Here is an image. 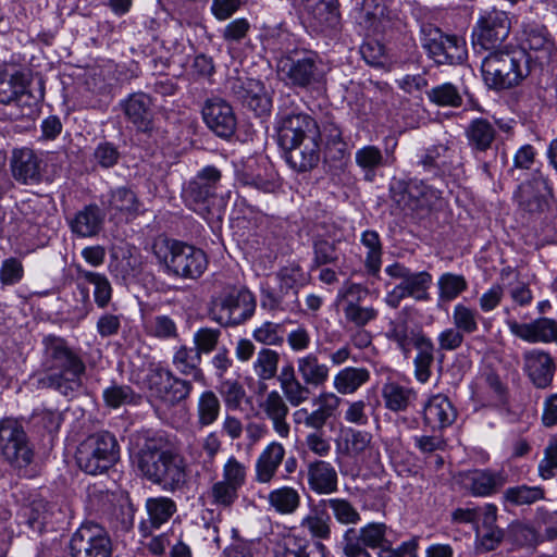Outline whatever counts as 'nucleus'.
<instances>
[{
    "label": "nucleus",
    "instance_id": "obj_1",
    "mask_svg": "<svg viewBox=\"0 0 557 557\" xmlns=\"http://www.w3.org/2000/svg\"><path fill=\"white\" fill-rule=\"evenodd\" d=\"M40 369L29 376L36 389H53L71 396L83 386L86 364L78 351L63 337L47 335L41 341Z\"/></svg>",
    "mask_w": 557,
    "mask_h": 557
},
{
    "label": "nucleus",
    "instance_id": "obj_2",
    "mask_svg": "<svg viewBox=\"0 0 557 557\" xmlns=\"http://www.w3.org/2000/svg\"><path fill=\"white\" fill-rule=\"evenodd\" d=\"M136 465L144 478L166 492H175L186 484V462L171 448H163L160 441L148 440L136 456Z\"/></svg>",
    "mask_w": 557,
    "mask_h": 557
},
{
    "label": "nucleus",
    "instance_id": "obj_3",
    "mask_svg": "<svg viewBox=\"0 0 557 557\" xmlns=\"http://www.w3.org/2000/svg\"><path fill=\"white\" fill-rule=\"evenodd\" d=\"M152 253L161 271L170 277L197 280L208 267L205 251L187 243L159 237L152 244Z\"/></svg>",
    "mask_w": 557,
    "mask_h": 557
},
{
    "label": "nucleus",
    "instance_id": "obj_4",
    "mask_svg": "<svg viewBox=\"0 0 557 557\" xmlns=\"http://www.w3.org/2000/svg\"><path fill=\"white\" fill-rule=\"evenodd\" d=\"M481 72L488 88L502 90L519 85L530 71L522 51L505 48L488 51L482 59Z\"/></svg>",
    "mask_w": 557,
    "mask_h": 557
},
{
    "label": "nucleus",
    "instance_id": "obj_5",
    "mask_svg": "<svg viewBox=\"0 0 557 557\" xmlns=\"http://www.w3.org/2000/svg\"><path fill=\"white\" fill-rule=\"evenodd\" d=\"M75 457L84 472L92 475L103 473L120 458L117 441L109 432L89 435L79 444Z\"/></svg>",
    "mask_w": 557,
    "mask_h": 557
},
{
    "label": "nucleus",
    "instance_id": "obj_6",
    "mask_svg": "<svg viewBox=\"0 0 557 557\" xmlns=\"http://www.w3.org/2000/svg\"><path fill=\"white\" fill-rule=\"evenodd\" d=\"M281 79L292 87L315 89L324 81L325 66L318 54L286 55L277 62Z\"/></svg>",
    "mask_w": 557,
    "mask_h": 557
},
{
    "label": "nucleus",
    "instance_id": "obj_7",
    "mask_svg": "<svg viewBox=\"0 0 557 557\" xmlns=\"http://www.w3.org/2000/svg\"><path fill=\"white\" fill-rule=\"evenodd\" d=\"M275 128L281 148H290L297 140L320 132L318 122L310 114L298 110L290 96L281 99Z\"/></svg>",
    "mask_w": 557,
    "mask_h": 557
},
{
    "label": "nucleus",
    "instance_id": "obj_8",
    "mask_svg": "<svg viewBox=\"0 0 557 557\" xmlns=\"http://www.w3.org/2000/svg\"><path fill=\"white\" fill-rule=\"evenodd\" d=\"M385 273L391 280L398 281L386 294L385 302L396 309L401 300L411 297L416 300H425L428 289L432 284V275L426 271L412 272L400 262H394L385 268Z\"/></svg>",
    "mask_w": 557,
    "mask_h": 557
},
{
    "label": "nucleus",
    "instance_id": "obj_9",
    "mask_svg": "<svg viewBox=\"0 0 557 557\" xmlns=\"http://www.w3.org/2000/svg\"><path fill=\"white\" fill-rule=\"evenodd\" d=\"M221 178L222 172L214 165L199 170L183 189L186 205L199 215L207 218L215 201Z\"/></svg>",
    "mask_w": 557,
    "mask_h": 557
},
{
    "label": "nucleus",
    "instance_id": "obj_10",
    "mask_svg": "<svg viewBox=\"0 0 557 557\" xmlns=\"http://www.w3.org/2000/svg\"><path fill=\"white\" fill-rule=\"evenodd\" d=\"M145 382L151 395L170 407L187 399L194 388L191 381L176 376L160 363L150 364Z\"/></svg>",
    "mask_w": 557,
    "mask_h": 557
},
{
    "label": "nucleus",
    "instance_id": "obj_11",
    "mask_svg": "<svg viewBox=\"0 0 557 557\" xmlns=\"http://www.w3.org/2000/svg\"><path fill=\"white\" fill-rule=\"evenodd\" d=\"M0 455L12 467L23 469L34 459V450L22 424L12 418L0 420Z\"/></svg>",
    "mask_w": 557,
    "mask_h": 557
},
{
    "label": "nucleus",
    "instance_id": "obj_12",
    "mask_svg": "<svg viewBox=\"0 0 557 557\" xmlns=\"http://www.w3.org/2000/svg\"><path fill=\"white\" fill-rule=\"evenodd\" d=\"M421 44L437 64H460L467 58L466 41L455 35H445L433 25L421 27Z\"/></svg>",
    "mask_w": 557,
    "mask_h": 557
},
{
    "label": "nucleus",
    "instance_id": "obj_13",
    "mask_svg": "<svg viewBox=\"0 0 557 557\" xmlns=\"http://www.w3.org/2000/svg\"><path fill=\"white\" fill-rule=\"evenodd\" d=\"M69 554L70 557H112L113 543L103 527L85 522L72 534Z\"/></svg>",
    "mask_w": 557,
    "mask_h": 557
},
{
    "label": "nucleus",
    "instance_id": "obj_14",
    "mask_svg": "<svg viewBox=\"0 0 557 557\" xmlns=\"http://www.w3.org/2000/svg\"><path fill=\"white\" fill-rule=\"evenodd\" d=\"M256 310V298L246 288L232 289L214 302L212 319L222 326L239 325L250 319Z\"/></svg>",
    "mask_w": 557,
    "mask_h": 557
},
{
    "label": "nucleus",
    "instance_id": "obj_15",
    "mask_svg": "<svg viewBox=\"0 0 557 557\" xmlns=\"http://www.w3.org/2000/svg\"><path fill=\"white\" fill-rule=\"evenodd\" d=\"M392 201L403 211L414 212L431 208L441 191L418 180H393L389 185Z\"/></svg>",
    "mask_w": 557,
    "mask_h": 557
},
{
    "label": "nucleus",
    "instance_id": "obj_16",
    "mask_svg": "<svg viewBox=\"0 0 557 557\" xmlns=\"http://www.w3.org/2000/svg\"><path fill=\"white\" fill-rule=\"evenodd\" d=\"M550 197L549 181L540 169H535L532 177L522 182L515 193L519 210L530 219L540 218L548 209Z\"/></svg>",
    "mask_w": 557,
    "mask_h": 557
},
{
    "label": "nucleus",
    "instance_id": "obj_17",
    "mask_svg": "<svg viewBox=\"0 0 557 557\" xmlns=\"http://www.w3.org/2000/svg\"><path fill=\"white\" fill-rule=\"evenodd\" d=\"M387 525L370 522L361 528L344 531L341 546L345 557H372L368 548L379 549L387 541Z\"/></svg>",
    "mask_w": 557,
    "mask_h": 557
},
{
    "label": "nucleus",
    "instance_id": "obj_18",
    "mask_svg": "<svg viewBox=\"0 0 557 557\" xmlns=\"http://www.w3.org/2000/svg\"><path fill=\"white\" fill-rule=\"evenodd\" d=\"M510 33V21L505 11L491 10L485 12L476 22L472 33L473 48L485 51L499 49Z\"/></svg>",
    "mask_w": 557,
    "mask_h": 557
},
{
    "label": "nucleus",
    "instance_id": "obj_19",
    "mask_svg": "<svg viewBox=\"0 0 557 557\" xmlns=\"http://www.w3.org/2000/svg\"><path fill=\"white\" fill-rule=\"evenodd\" d=\"M369 289L360 284L350 283L345 285L338 293V299L343 306L346 322L356 327H364L376 320L379 310L373 306L364 305Z\"/></svg>",
    "mask_w": 557,
    "mask_h": 557
},
{
    "label": "nucleus",
    "instance_id": "obj_20",
    "mask_svg": "<svg viewBox=\"0 0 557 557\" xmlns=\"http://www.w3.org/2000/svg\"><path fill=\"white\" fill-rule=\"evenodd\" d=\"M341 401V397L335 393L322 392L312 400L313 406L317 407L314 410L301 407L293 412L294 423L302 425L311 432L324 431V426L334 417Z\"/></svg>",
    "mask_w": 557,
    "mask_h": 557
},
{
    "label": "nucleus",
    "instance_id": "obj_21",
    "mask_svg": "<svg viewBox=\"0 0 557 557\" xmlns=\"http://www.w3.org/2000/svg\"><path fill=\"white\" fill-rule=\"evenodd\" d=\"M12 177L23 185H37L42 180V159L28 147L14 148L10 158Z\"/></svg>",
    "mask_w": 557,
    "mask_h": 557
},
{
    "label": "nucleus",
    "instance_id": "obj_22",
    "mask_svg": "<svg viewBox=\"0 0 557 557\" xmlns=\"http://www.w3.org/2000/svg\"><path fill=\"white\" fill-rule=\"evenodd\" d=\"M321 131L297 140L293 147L281 148L287 164L297 172H307L320 162Z\"/></svg>",
    "mask_w": 557,
    "mask_h": 557
},
{
    "label": "nucleus",
    "instance_id": "obj_23",
    "mask_svg": "<svg viewBox=\"0 0 557 557\" xmlns=\"http://www.w3.org/2000/svg\"><path fill=\"white\" fill-rule=\"evenodd\" d=\"M232 92L244 107L258 116L264 115L271 110V98L260 81L237 78L232 84Z\"/></svg>",
    "mask_w": 557,
    "mask_h": 557
},
{
    "label": "nucleus",
    "instance_id": "obj_24",
    "mask_svg": "<svg viewBox=\"0 0 557 557\" xmlns=\"http://www.w3.org/2000/svg\"><path fill=\"white\" fill-rule=\"evenodd\" d=\"M286 457L285 446L272 441L257 456L253 463V481L261 485H271Z\"/></svg>",
    "mask_w": 557,
    "mask_h": 557
},
{
    "label": "nucleus",
    "instance_id": "obj_25",
    "mask_svg": "<svg viewBox=\"0 0 557 557\" xmlns=\"http://www.w3.org/2000/svg\"><path fill=\"white\" fill-rule=\"evenodd\" d=\"M202 117L207 126L220 137H231L236 129L237 122L233 108L221 98L206 101Z\"/></svg>",
    "mask_w": 557,
    "mask_h": 557
},
{
    "label": "nucleus",
    "instance_id": "obj_26",
    "mask_svg": "<svg viewBox=\"0 0 557 557\" xmlns=\"http://www.w3.org/2000/svg\"><path fill=\"white\" fill-rule=\"evenodd\" d=\"M523 370L533 385L547 388L554 379L556 364L553 357L542 349H530L523 352Z\"/></svg>",
    "mask_w": 557,
    "mask_h": 557
},
{
    "label": "nucleus",
    "instance_id": "obj_27",
    "mask_svg": "<svg viewBox=\"0 0 557 557\" xmlns=\"http://www.w3.org/2000/svg\"><path fill=\"white\" fill-rule=\"evenodd\" d=\"M459 154L460 151L453 143L434 145L420 154L418 165L435 175L448 173L460 164Z\"/></svg>",
    "mask_w": 557,
    "mask_h": 557
},
{
    "label": "nucleus",
    "instance_id": "obj_28",
    "mask_svg": "<svg viewBox=\"0 0 557 557\" xmlns=\"http://www.w3.org/2000/svg\"><path fill=\"white\" fill-rule=\"evenodd\" d=\"M152 107V98L143 91L134 92L121 101L125 117L141 133H148L153 128Z\"/></svg>",
    "mask_w": 557,
    "mask_h": 557
},
{
    "label": "nucleus",
    "instance_id": "obj_29",
    "mask_svg": "<svg viewBox=\"0 0 557 557\" xmlns=\"http://www.w3.org/2000/svg\"><path fill=\"white\" fill-rule=\"evenodd\" d=\"M288 403L276 389H272L259 403V408L264 417L271 421L274 432L281 438H287L290 433V425L287 422L289 413Z\"/></svg>",
    "mask_w": 557,
    "mask_h": 557
},
{
    "label": "nucleus",
    "instance_id": "obj_30",
    "mask_svg": "<svg viewBox=\"0 0 557 557\" xmlns=\"http://www.w3.org/2000/svg\"><path fill=\"white\" fill-rule=\"evenodd\" d=\"M307 482L315 494H332L337 491V471L332 463L323 459L311 460L307 463Z\"/></svg>",
    "mask_w": 557,
    "mask_h": 557
},
{
    "label": "nucleus",
    "instance_id": "obj_31",
    "mask_svg": "<svg viewBox=\"0 0 557 557\" xmlns=\"http://www.w3.org/2000/svg\"><path fill=\"white\" fill-rule=\"evenodd\" d=\"M277 382L282 392L281 395L292 407L298 408L310 399V386L298 379L295 366L292 362H286L280 369Z\"/></svg>",
    "mask_w": 557,
    "mask_h": 557
},
{
    "label": "nucleus",
    "instance_id": "obj_32",
    "mask_svg": "<svg viewBox=\"0 0 557 557\" xmlns=\"http://www.w3.org/2000/svg\"><path fill=\"white\" fill-rule=\"evenodd\" d=\"M273 553L274 557H325V546L296 534H287L276 542Z\"/></svg>",
    "mask_w": 557,
    "mask_h": 557
},
{
    "label": "nucleus",
    "instance_id": "obj_33",
    "mask_svg": "<svg viewBox=\"0 0 557 557\" xmlns=\"http://www.w3.org/2000/svg\"><path fill=\"white\" fill-rule=\"evenodd\" d=\"M510 332L528 343H552L557 331V321L540 318L529 323L509 321Z\"/></svg>",
    "mask_w": 557,
    "mask_h": 557
},
{
    "label": "nucleus",
    "instance_id": "obj_34",
    "mask_svg": "<svg viewBox=\"0 0 557 557\" xmlns=\"http://www.w3.org/2000/svg\"><path fill=\"white\" fill-rule=\"evenodd\" d=\"M506 481L504 472L488 469H475L463 474V484L474 496L493 495L506 484Z\"/></svg>",
    "mask_w": 557,
    "mask_h": 557
},
{
    "label": "nucleus",
    "instance_id": "obj_35",
    "mask_svg": "<svg viewBox=\"0 0 557 557\" xmlns=\"http://www.w3.org/2000/svg\"><path fill=\"white\" fill-rule=\"evenodd\" d=\"M57 510V505L41 497H34L21 508L18 513L20 523L25 524L33 532L41 533L45 527L52 521Z\"/></svg>",
    "mask_w": 557,
    "mask_h": 557
},
{
    "label": "nucleus",
    "instance_id": "obj_36",
    "mask_svg": "<svg viewBox=\"0 0 557 557\" xmlns=\"http://www.w3.org/2000/svg\"><path fill=\"white\" fill-rule=\"evenodd\" d=\"M456 410L448 397L437 394L432 396L423 409V420L432 430H442L455 421Z\"/></svg>",
    "mask_w": 557,
    "mask_h": 557
},
{
    "label": "nucleus",
    "instance_id": "obj_37",
    "mask_svg": "<svg viewBox=\"0 0 557 557\" xmlns=\"http://www.w3.org/2000/svg\"><path fill=\"white\" fill-rule=\"evenodd\" d=\"M519 42L523 53L525 50H531L541 53L543 57H548L554 49V41L547 28L536 22L523 23L519 36Z\"/></svg>",
    "mask_w": 557,
    "mask_h": 557
},
{
    "label": "nucleus",
    "instance_id": "obj_38",
    "mask_svg": "<svg viewBox=\"0 0 557 557\" xmlns=\"http://www.w3.org/2000/svg\"><path fill=\"white\" fill-rule=\"evenodd\" d=\"M102 205L110 214H121L126 219L136 216L140 211L137 196L125 186L111 189L107 196H103Z\"/></svg>",
    "mask_w": 557,
    "mask_h": 557
},
{
    "label": "nucleus",
    "instance_id": "obj_39",
    "mask_svg": "<svg viewBox=\"0 0 557 557\" xmlns=\"http://www.w3.org/2000/svg\"><path fill=\"white\" fill-rule=\"evenodd\" d=\"M296 373L299 374L304 383L309 386L319 387L324 385L330 376V368L321 362L318 356L309 352L296 359Z\"/></svg>",
    "mask_w": 557,
    "mask_h": 557
},
{
    "label": "nucleus",
    "instance_id": "obj_40",
    "mask_svg": "<svg viewBox=\"0 0 557 557\" xmlns=\"http://www.w3.org/2000/svg\"><path fill=\"white\" fill-rule=\"evenodd\" d=\"M201 360V356L195 348L181 345L173 354L172 364L180 374L190 376L195 382L205 383V373L200 368Z\"/></svg>",
    "mask_w": 557,
    "mask_h": 557
},
{
    "label": "nucleus",
    "instance_id": "obj_41",
    "mask_svg": "<svg viewBox=\"0 0 557 557\" xmlns=\"http://www.w3.org/2000/svg\"><path fill=\"white\" fill-rule=\"evenodd\" d=\"M104 214L97 205L85 206L70 223L71 230L79 237L97 235L103 224Z\"/></svg>",
    "mask_w": 557,
    "mask_h": 557
},
{
    "label": "nucleus",
    "instance_id": "obj_42",
    "mask_svg": "<svg viewBox=\"0 0 557 557\" xmlns=\"http://www.w3.org/2000/svg\"><path fill=\"white\" fill-rule=\"evenodd\" d=\"M468 145L474 152H485L492 148L497 131L486 119H474L465 131Z\"/></svg>",
    "mask_w": 557,
    "mask_h": 557
},
{
    "label": "nucleus",
    "instance_id": "obj_43",
    "mask_svg": "<svg viewBox=\"0 0 557 557\" xmlns=\"http://www.w3.org/2000/svg\"><path fill=\"white\" fill-rule=\"evenodd\" d=\"M280 354L278 351L262 347L252 361L251 368L256 375L259 386L263 389L267 388V382L274 379L278 380L280 376Z\"/></svg>",
    "mask_w": 557,
    "mask_h": 557
},
{
    "label": "nucleus",
    "instance_id": "obj_44",
    "mask_svg": "<svg viewBox=\"0 0 557 557\" xmlns=\"http://www.w3.org/2000/svg\"><path fill=\"white\" fill-rule=\"evenodd\" d=\"M24 97H28L26 94V85L24 75L14 71L9 73L7 65H0V103L11 104L16 102L17 104L23 100Z\"/></svg>",
    "mask_w": 557,
    "mask_h": 557
},
{
    "label": "nucleus",
    "instance_id": "obj_45",
    "mask_svg": "<svg viewBox=\"0 0 557 557\" xmlns=\"http://www.w3.org/2000/svg\"><path fill=\"white\" fill-rule=\"evenodd\" d=\"M371 374L363 367H346L339 370L333 379V387L341 395L356 393L370 381Z\"/></svg>",
    "mask_w": 557,
    "mask_h": 557
},
{
    "label": "nucleus",
    "instance_id": "obj_46",
    "mask_svg": "<svg viewBox=\"0 0 557 557\" xmlns=\"http://www.w3.org/2000/svg\"><path fill=\"white\" fill-rule=\"evenodd\" d=\"M382 398L388 410L405 411L416 401L417 393L411 387L389 381L382 387Z\"/></svg>",
    "mask_w": 557,
    "mask_h": 557
},
{
    "label": "nucleus",
    "instance_id": "obj_47",
    "mask_svg": "<svg viewBox=\"0 0 557 557\" xmlns=\"http://www.w3.org/2000/svg\"><path fill=\"white\" fill-rule=\"evenodd\" d=\"M423 335L422 332L411 329L405 319L389 321L385 332L386 338L395 343L406 358L409 357L411 347L416 344L417 338Z\"/></svg>",
    "mask_w": 557,
    "mask_h": 557
},
{
    "label": "nucleus",
    "instance_id": "obj_48",
    "mask_svg": "<svg viewBox=\"0 0 557 557\" xmlns=\"http://www.w3.org/2000/svg\"><path fill=\"white\" fill-rule=\"evenodd\" d=\"M222 404L211 389L201 392L196 403V425L200 429L213 425L220 417Z\"/></svg>",
    "mask_w": 557,
    "mask_h": 557
},
{
    "label": "nucleus",
    "instance_id": "obj_49",
    "mask_svg": "<svg viewBox=\"0 0 557 557\" xmlns=\"http://www.w3.org/2000/svg\"><path fill=\"white\" fill-rule=\"evenodd\" d=\"M77 278L94 286V299L96 305L104 309L112 299V286L106 274L89 271L82 265H76Z\"/></svg>",
    "mask_w": 557,
    "mask_h": 557
},
{
    "label": "nucleus",
    "instance_id": "obj_50",
    "mask_svg": "<svg viewBox=\"0 0 557 557\" xmlns=\"http://www.w3.org/2000/svg\"><path fill=\"white\" fill-rule=\"evenodd\" d=\"M413 347L417 350V355L413 359L414 364V377L420 383H425L431 376V368L434 363V351L435 347L431 338L423 335L417 338Z\"/></svg>",
    "mask_w": 557,
    "mask_h": 557
},
{
    "label": "nucleus",
    "instance_id": "obj_51",
    "mask_svg": "<svg viewBox=\"0 0 557 557\" xmlns=\"http://www.w3.org/2000/svg\"><path fill=\"white\" fill-rule=\"evenodd\" d=\"M269 507L280 515H293L300 506V494L292 486H281L269 492Z\"/></svg>",
    "mask_w": 557,
    "mask_h": 557
},
{
    "label": "nucleus",
    "instance_id": "obj_52",
    "mask_svg": "<svg viewBox=\"0 0 557 557\" xmlns=\"http://www.w3.org/2000/svg\"><path fill=\"white\" fill-rule=\"evenodd\" d=\"M356 164L361 169L364 180L372 182L376 170L387 165V158L381 149L374 145H367L359 148L355 153Z\"/></svg>",
    "mask_w": 557,
    "mask_h": 557
},
{
    "label": "nucleus",
    "instance_id": "obj_53",
    "mask_svg": "<svg viewBox=\"0 0 557 557\" xmlns=\"http://www.w3.org/2000/svg\"><path fill=\"white\" fill-rule=\"evenodd\" d=\"M331 517L320 503L300 522V527L318 540H329L332 534Z\"/></svg>",
    "mask_w": 557,
    "mask_h": 557
},
{
    "label": "nucleus",
    "instance_id": "obj_54",
    "mask_svg": "<svg viewBox=\"0 0 557 557\" xmlns=\"http://www.w3.org/2000/svg\"><path fill=\"white\" fill-rule=\"evenodd\" d=\"M320 507L330 509L334 519L344 525H355L361 521V515L357 508L346 498H325L320 500Z\"/></svg>",
    "mask_w": 557,
    "mask_h": 557
},
{
    "label": "nucleus",
    "instance_id": "obj_55",
    "mask_svg": "<svg viewBox=\"0 0 557 557\" xmlns=\"http://www.w3.org/2000/svg\"><path fill=\"white\" fill-rule=\"evenodd\" d=\"M145 507L153 529H159L168 522L177 509L175 502L164 496L148 498Z\"/></svg>",
    "mask_w": 557,
    "mask_h": 557
},
{
    "label": "nucleus",
    "instance_id": "obj_56",
    "mask_svg": "<svg viewBox=\"0 0 557 557\" xmlns=\"http://www.w3.org/2000/svg\"><path fill=\"white\" fill-rule=\"evenodd\" d=\"M361 244L368 249L364 267L370 275L376 276L382 265V244L375 231H364L361 235Z\"/></svg>",
    "mask_w": 557,
    "mask_h": 557
},
{
    "label": "nucleus",
    "instance_id": "obj_57",
    "mask_svg": "<svg viewBox=\"0 0 557 557\" xmlns=\"http://www.w3.org/2000/svg\"><path fill=\"white\" fill-rule=\"evenodd\" d=\"M298 292L293 290L292 295L281 294L280 288L263 289L261 294V307L269 311H294L298 308Z\"/></svg>",
    "mask_w": 557,
    "mask_h": 557
},
{
    "label": "nucleus",
    "instance_id": "obj_58",
    "mask_svg": "<svg viewBox=\"0 0 557 557\" xmlns=\"http://www.w3.org/2000/svg\"><path fill=\"white\" fill-rule=\"evenodd\" d=\"M438 298L442 301H453L468 288V282L461 274L446 272L438 277Z\"/></svg>",
    "mask_w": 557,
    "mask_h": 557
},
{
    "label": "nucleus",
    "instance_id": "obj_59",
    "mask_svg": "<svg viewBox=\"0 0 557 557\" xmlns=\"http://www.w3.org/2000/svg\"><path fill=\"white\" fill-rule=\"evenodd\" d=\"M545 497V492L540 486L517 485L508 487L504 492L505 502L513 506L532 505Z\"/></svg>",
    "mask_w": 557,
    "mask_h": 557
},
{
    "label": "nucleus",
    "instance_id": "obj_60",
    "mask_svg": "<svg viewBox=\"0 0 557 557\" xmlns=\"http://www.w3.org/2000/svg\"><path fill=\"white\" fill-rule=\"evenodd\" d=\"M339 250L335 240L315 238L313 240V259L310 270H315L326 264H335L339 260Z\"/></svg>",
    "mask_w": 557,
    "mask_h": 557
},
{
    "label": "nucleus",
    "instance_id": "obj_61",
    "mask_svg": "<svg viewBox=\"0 0 557 557\" xmlns=\"http://www.w3.org/2000/svg\"><path fill=\"white\" fill-rule=\"evenodd\" d=\"M251 336L267 348L280 347L284 343V327L281 323L264 321L252 331Z\"/></svg>",
    "mask_w": 557,
    "mask_h": 557
},
{
    "label": "nucleus",
    "instance_id": "obj_62",
    "mask_svg": "<svg viewBox=\"0 0 557 557\" xmlns=\"http://www.w3.org/2000/svg\"><path fill=\"white\" fill-rule=\"evenodd\" d=\"M453 324L465 335L473 334L479 330L480 313L476 309L463 304H457L453 309Z\"/></svg>",
    "mask_w": 557,
    "mask_h": 557
},
{
    "label": "nucleus",
    "instance_id": "obj_63",
    "mask_svg": "<svg viewBox=\"0 0 557 557\" xmlns=\"http://www.w3.org/2000/svg\"><path fill=\"white\" fill-rule=\"evenodd\" d=\"M147 332L150 336L161 341L176 339L178 337L175 321L165 314L151 318L147 323Z\"/></svg>",
    "mask_w": 557,
    "mask_h": 557
},
{
    "label": "nucleus",
    "instance_id": "obj_64",
    "mask_svg": "<svg viewBox=\"0 0 557 557\" xmlns=\"http://www.w3.org/2000/svg\"><path fill=\"white\" fill-rule=\"evenodd\" d=\"M238 492L237 487L220 480L210 486L207 495L216 507L230 508L238 499Z\"/></svg>",
    "mask_w": 557,
    "mask_h": 557
}]
</instances>
